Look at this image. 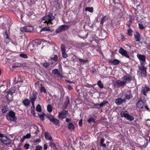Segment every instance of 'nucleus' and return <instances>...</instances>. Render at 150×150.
I'll use <instances>...</instances> for the list:
<instances>
[{"label": "nucleus", "instance_id": "nucleus-1", "mask_svg": "<svg viewBox=\"0 0 150 150\" xmlns=\"http://www.w3.org/2000/svg\"><path fill=\"white\" fill-rule=\"evenodd\" d=\"M55 18L54 16L51 13L48 15H46L43 17L42 19V20L45 21L44 22V23H46L47 25H49L50 24L52 25L53 23L52 21Z\"/></svg>", "mask_w": 150, "mask_h": 150}, {"label": "nucleus", "instance_id": "nucleus-2", "mask_svg": "<svg viewBox=\"0 0 150 150\" xmlns=\"http://www.w3.org/2000/svg\"><path fill=\"white\" fill-rule=\"evenodd\" d=\"M33 30V28L32 26H25L20 28V30L23 32H31Z\"/></svg>", "mask_w": 150, "mask_h": 150}, {"label": "nucleus", "instance_id": "nucleus-3", "mask_svg": "<svg viewBox=\"0 0 150 150\" xmlns=\"http://www.w3.org/2000/svg\"><path fill=\"white\" fill-rule=\"evenodd\" d=\"M47 118L50 121L55 125H57L59 124V121L58 119L55 118L51 115H49L47 116Z\"/></svg>", "mask_w": 150, "mask_h": 150}, {"label": "nucleus", "instance_id": "nucleus-4", "mask_svg": "<svg viewBox=\"0 0 150 150\" xmlns=\"http://www.w3.org/2000/svg\"><path fill=\"white\" fill-rule=\"evenodd\" d=\"M37 92L35 91H33V93L30 96L29 98L32 104H33L34 103H35V101L37 99Z\"/></svg>", "mask_w": 150, "mask_h": 150}, {"label": "nucleus", "instance_id": "nucleus-5", "mask_svg": "<svg viewBox=\"0 0 150 150\" xmlns=\"http://www.w3.org/2000/svg\"><path fill=\"white\" fill-rule=\"evenodd\" d=\"M68 114V112L67 110H62L59 113L58 117L60 119H62L66 118L67 115Z\"/></svg>", "mask_w": 150, "mask_h": 150}, {"label": "nucleus", "instance_id": "nucleus-6", "mask_svg": "<svg viewBox=\"0 0 150 150\" xmlns=\"http://www.w3.org/2000/svg\"><path fill=\"white\" fill-rule=\"evenodd\" d=\"M120 115L122 117H124L130 121H132L134 120V118L132 116H131L127 113H125L124 112H121Z\"/></svg>", "mask_w": 150, "mask_h": 150}, {"label": "nucleus", "instance_id": "nucleus-7", "mask_svg": "<svg viewBox=\"0 0 150 150\" xmlns=\"http://www.w3.org/2000/svg\"><path fill=\"white\" fill-rule=\"evenodd\" d=\"M137 57L140 62V65H144L145 62V56L144 55L137 54Z\"/></svg>", "mask_w": 150, "mask_h": 150}, {"label": "nucleus", "instance_id": "nucleus-8", "mask_svg": "<svg viewBox=\"0 0 150 150\" xmlns=\"http://www.w3.org/2000/svg\"><path fill=\"white\" fill-rule=\"evenodd\" d=\"M69 26L67 25H63L59 27L56 30V33H59L65 30L68 29Z\"/></svg>", "mask_w": 150, "mask_h": 150}, {"label": "nucleus", "instance_id": "nucleus-9", "mask_svg": "<svg viewBox=\"0 0 150 150\" xmlns=\"http://www.w3.org/2000/svg\"><path fill=\"white\" fill-rule=\"evenodd\" d=\"M141 66H139V68L141 71V76H146V70L144 65H141Z\"/></svg>", "mask_w": 150, "mask_h": 150}, {"label": "nucleus", "instance_id": "nucleus-10", "mask_svg": "<svg viewBox=\"0 0 150 150\" xmlns=\"http://www.w3.org/2000/svg\"><path fill=\"white\" fill-rule=\"evenodd\" d=\"M119 52L122 55L128 58H129V56L128 54V53L126 50H125L122 47L120 48L119 50Z\"/></svg>", "mask_w": 150, "mask_h": 150}, {"label": "nucleus", "instance_id": "nucleus-11", "mask_svg": "<svg viewBox=\"0 0 150 150\" xmlns=\"http://www.w3.org/2000/svg\"><path fill=\"white\" fill-rule=\"evenodd\" d=\"M1 140L3 143L6 145L9 144L12 142L11 139H8L6 137H3L1 138Z\"/></svg>", "mask_w": 150, "mask_h": 150}, {"label": "nucleus", "instance_id": "nucleus-12", "mask_svg": "<svg viewBox=\"0 0 150 150\" xmlns=\"http://www.w3.org/2000/svg\"><path fill=\"white\" fill-rule=\"evenodd\" d=\"M123 80V81L126 82V83H130L132 80V78L129 75L124 76L122 78Z\"/></svg>", "mask_w": 150, "mask_h": 150}, {"label": "nucleus", "instance_id": "nucleus-13", "mask_svg": "<svg viewBox=\"0 0 150 150\" xmlns=\"http://www.w3.org/2000/svg\"><path fill=\"white\" fill-rule=\"evenodd\" d=\"M61 49L62 52V56L63 58H66L68 57V55L65 52V46L64 45L62 44L61 46Z\"/></svg>", "mask_w": 150, "mask_h": 150}, {"label": "nucleus", "instance_id": "nucleus-14", "mask_svg": "<svg viewBox=\"0 0 150 150\" xmlns=\"http://www.w3.org/2000/svg\"><path fill=\"white\" fill-rule=\"evenodd\" d=\"M144 103L142 100H139L136 104L137 107L139 108H142L144 107Z\"/></svg>", "mask_w": 150, "mask_h": 150}, {"label": "nucleus", "instance_id": "nucleus-15", "mask_svg": "<svg viewBox=\"0 0 150 150\" xmlns=\"http://www.w3.org/2000/svg\"><path fill=\"white\" fill-rule=\"evenodd\" d=\"M125 102V99H122L121 98H119L116 99L115 100V103L118 105H121L123 102Z\"/></svg>", "mask_w": 150, "mask_h": 150}, {"label": "nucleus", "instance_id": "nucleus-16", "mask_svg": "<svg viewBox=\"0 0 150 150\" xmlns=\"http://www.w3.org/2000/svg\"><path fill=\"white\" fill-rule=\"evenodd\" d=\"M149 88L146 86L145 88H142L141 92L145 96L146 95V93L149 91Z\"/></svg>", "mask_w": 150, "mask_h": 150}, {"label": "nucleus", "instance_id": "nucleus-17", "mask_svg": "<svg viewBox=\"0 0 150 150\" xmlns=\"http://www.w3.org/2000/svg\"><path fill=\"white\" fill-rule=\"evenodd\" d=\"M45 138L46 140H48L52 141L51 136L49 133L47 132H45Z\"/></svg>", "mask_w": 150, "mask_h": 150}, {"label": "nucleus", "instance_id": "nucleus-18", "mask_svg": "<svg viewBox=\"0 0 150 150\" xmlns=\"http://www.w3.org/2000/svg\"><path fill=\"white\" fill-rule=\"evenodd\" d=\"M134 38L136 42H138L140 40V35L138 32H136V33L134 34Z\"/></svg>", "mask_w": 150, "mask_h": 150}, {"label": "nucleus", "instance_id": "nucleus-19", "mask_svg": "<svg viewBox=\"0 0 150 150\" xmlns=\"http://www.w3.org/2000/svg\"><path fill=\"white\" fill-rule=\"evenodd\" d=\"M126 84V82H125L123 81H121L120 80H117V84L119 87L123 86Z\"/></svg>", "mask_w": 150, "mask_h": 150}, {"label": "nucleus", "instance_id": "nucleus-20", "mask_svg": "<svg viewBox=\"0 0 150 150\" xmlns=\"http://www.w3.org/2000/svg\"><path fill=\"white\" fill-rule=\"evenodd\" d=\"M61 6L60 4L57 1H55L54 2V7L57 9H59L61 7Z\"/></svg>", "mask_w": 150, "mask_h": 150}, {"label": "nucleus", "instance_id": "nucleus-21", "mask_svg": "<svg viewBox=\"0 0 150 150\" xmlns=\"http://www.w3.org/2000/svg\"><path fill=\"white\" fill-rule=\"evenodd\" d=\"M12 93L10 91L8 92V94L6 95V98L8 99V100L9 101H11L12 100Z\"/></svg>", "mask_w": 150, "mask_h": 150}, {"label": "nucleus", "instance_id": "nucleus-22", "mask_svg": "<svg viewBox=\"0 0 150 150\" xmlns=\"http://www.w3.org/2000/svg\"><path fill=\"white\" fill-rule=\"evenodd\" d=\"M2 108L1 111L3 113H5L8 111V108L6 106H4Z\"/></svg>", "mask_w": 150, "mask_h": 150}, {"label": "nucleus", "instance_id": "nucleus-23", "mask_svg": "<svg viewBox=\"0 0 150 150\" xmlns=\"http://www.w3.org/2000/svg\"><path fill=\"white\" fill-rule=\"evenodd\" d=\"M23 103L25 106H28L30 104V101L28 99H25L23 100Z\"/></svg>", "mask_w": 150, "mask_h": 150}, {"label": "nucleus", "instance_id": "nucleus-24", "mask_svg": "<svg viewBox=\"0 0 150 150\" xmlns=\"http://www.w3.org/2000/svg\"><path fill=\"white\" fill-rule=\"evenodd\" d=\"M68 129L71 131H73L74 129V127L72 123L69 124L68 126Z\"/></svg>", "mask_w": 150, "mask_h": 150}, {"label": "nucleus", "instance_id": "nucleus-25", "mask_svg": "<svg viewBox=\"0 0 150 150\" xmlns=\"http://www.w3.org/2000/svg\"><path fill=\"white\" fill-rule=\"evenodd\" d=\"M9 116L12 118H13L15 116V114L14 112L12 111H11L8 112Z\"/></svg>", "mask_w": 150, "mask_h": 150}, {"label": "nucleus", "instance_id": "nucleus-26", "mask_svg": "<svg viewBox=\"0 0 150 150\" xmlns=\"http://www.w3.org/2000/svg\"><path fill=\"white\" fill-rule=\"evenodd\" d=\"M50 30L49 27H45L42 28L40 30V32L42 31H50Z\"/></svg>", "mask_w": 150, "mask_h": 150}, {"label": "nucleus", "instance_id": "nucleus-27", "mask_svg": "<svg viewBox=\"0 0 150 150\" xmlns=\"http://www.w3.org/2000/svg\"><path fill=\"white\" fill-rule=\"evenodd\" d=\"M5 33L6 35V38L4 39V41L5 42H6V43H8L10 41V39L9 38H8V35L6 33V32H5Z\"/></svg>", "mask_w": 150, "mask_h": 150}, {"label": "nucleus", "instance_id": "nucleus-28", "mask_svg": "<svg viewBox=\"0 0 150 150\" xmlns=\"http://www.w3.org/2000/svg\"><path fill=\"white\" fill-rule=\"evenodd\" d=\"M41 87L40 88V91L41 93L43 92L45 93H46V90L44 86H42V85H41Z\"/></svg>", "mask_w": 150, "mask_h": 150}, {"label": "nucleus", "instance_id": "nucleus-29", "mask_svg": "<svg viewBox=\"0 0 150 150\" xmlns=\"http://www.w3.org/2000/svg\"><path fill=\"white\" fill-rule=\"evenodd\" d=\"M85 10L91 12H92L93 11V8L92 7H87L86 8Z\"/></svg>", "mask_w": 150, "mask_h": 150}, {"label": "nucleus", "instance_id": "nucleus-30", "mask_svg": "<svg viewBox=\"0 0 150 150\" xmlns=\"http://www.w3.org/2000/svg\"><path fill=\"white\" fill-rule=\"evenodd\" d=\"M47 110L49 112H51L52 111V107L51 105H48L47 106Z\"/></svg>", "mask_w": 150, "mask_h": 150}, {"label": "nucleus", "instance_id": "nucleus-31", "mask_svg": "<svg viewBox=\"0 0 150 150\" xmlns=\"http://www.w3.org/2000/svg\"><path fill=\"white\" fill-rule=\"evenodd\" d=\"M97 85L100 88H103L104 86L103 84L102 83L101 81H99L98 82Z\"/></svg>", "mask_w": 150, "mask_h": 150}, {"label": "nucleus", "instance_id": "nucleus-32", "mask_svg": "<svg viewBox=\"0 0 150 150\" xmlns=\"http://www.w3.org/2000/svg\"><path fill=\"white\" fill-rule=\"evenodd\" d=\"M88 123H91L92 122L94 123L95 122V120L92 117H91L88 120Z\"/></svg>", "mask_w": 150, "mask_h": 150}, {"label": "nucleus", "instance_id": "nucleus-33", "mask_svg": "<svg viewBox=\"0 0 150 150\" xmlns=\"http://www.w3.org/2000/svg\"><path fill=\"white\" fill-rule=\"evenodd\" d=\"M20 56L25 59H27L28 58L27 55L25 54L21 53L20 54Z\"/></svg>", "mask_w": 150, "mask_h": 150}, {"label": "nucleus", "instance_id": "nucleus-34", "mask_svg": "<svg viewBox=\"0 0 150 150\" xmlns=\"http://www.w3.org/2000/svg\"><path fill=\"white\" fill-rule=\"evenodd\" d=\"M79 61L80 62L83 63H87L88 62V60L87 59L84 60L81 58L79 59Z\"/></svg>", "mask_w": 150, "mask_h": 150}, {"label": "nucleus", "instance_id": "nucleus-35", "mask_svg": "<svg viewBox=\"0 0 150 150\" xmlns=\"http://www.w3.org/2000/svg\"><path fill=\"white\" fill-rule=\"evenodd\" d=\"M120 10L117 8H115L113 9L112 10V11L113 13H115V12L118 14H119Z\"/></svg>", "mask_w": 150, "mask_h": 150}, {"label": "nucleus", "instance_id": "nucleus-36", "mask_svg": "<svg viewBox=\"0 0 150 150\" xmlns=\"http://www.w3.org/2000/svg\"><path fill=\"white\" fill-rule=\"evenodd\" d=\"M119 62L120 61L118 60L115 59L112 62V63L114 65H116L118 64Z\"/></svg>", "mask_w": 150, "mask_h": 150}, {"label": "nucleus", "instance_id": "nucleus-37", "mask_svg": "<svg viewBox=\"0 0 150 150\" xmlns=\"http://www.w3.org/2000/svg\"><path fill=\"white\" fill-rule=\"evenodd\" d=\"M36 110L38 112H40L41 111V107L39 104H38L36 107Z\"/></svg>", "mask_w": 150, "mask_h": 150}, {"label": "nucleus", "instance_id": "nucleus-38", "mask_svg": "<svg viewBox=\"0 0 150 150\" xmlns=\"http://www.w3.org/2000/svg\"><path fill=\"white\" fill-rule=\"evenodd\" d=\"M132 97V95L130 93L129 94H127L125 95V99H129Z\"/></svg>", "mask_w": 150, "mask_h": 150}, {"label": "nucleus", "instance_id": "nucleus-39", "mask_svg": "<svg viewBox=\"0 0 150 150\" xmlns=\"http://www.w3.org/2000/svg\"><path fill=\"white\" fill-rule=\"evenodd\" d=\"M132 30L130 29L129 28L127 29V34L130 36H131L132 35Z\"/></svg>", "mask_w": 150, "mask_h": 150}, {"label": "nucleus", "instance_id": "nucleus-40", "mask_svg": "<svg viewBox=\"0 0 150 150\" xmlns=\"http://www.w3.org/2000/svg\"><path fill=\"white\" fill-rule=\"evenodd\" d=\"M108 103V102L107 101H104L100 103V104L99 105L100 107H101L103 106V105H104L105 104H106Z\"/></svg>", "mask_w": 150, "mask_h": 150}, {"label": "nucleus", "instance_id": "nucleus-41", "mask_svg": "<svg viewBox=\"0 0 150 150\" xmlns=\"http://www.w3.org/2000/svg\"><path fill=\"white\" fill-rule=\"evenodd\" d=\"M132 23V18H130L129 21V22L127 24V25L128 26V27L129 28L130 27V26L131 25Z\"/></svg>", "mask_w": 150, "mask_h": 150}, {"label": "nucleus", "instance_id": "nucleus-42", "mask_svg": "<svg viewBox=\"0 0 150 150\" xmlns=\"http://www.w3.org/2000/svg\"><path fill=\"white\" fill-rule=\"evenodd\" d=\"M106 16H104L102 19L101 22L100 23V24L102 25L105 21V19L106 18Z\"/></svg>", "mask_w": 150, "mask_h": 150}, {"label": "nucleus", "instance_id": "nucleus-43", "mask_svg": "<svg viewBox=\"0 0 150 150\" xmlns=\"http://www.w3.org/2000/svg\"><path fill=\"white\" fill-rule=\"evenodd\" d=\"M45 115V114H43L42 115H39V116L40 118L42 120H43L44 119V116Z\"/></svg>", "mask_w": 150, "mask_h": 150}, {"label": "nucleus", "instance_id": "nucleus-44", "mask_svg": "<svg viewBox=\"0 0 150 150\" xmlns=\"http://www.w3.org/2000/svg\"><path fill=\"white\" fill-rule=\"evenodd\" d=\"M42 64L43 66L46 68L49 65V64L48 62L43 63Z\"/></svg>", "mask_w": 150, "mask_h": 150}, {"label": "nucleus", "instance_id": "nucleus-45", "mask_svg": "<svg viewBox=\"0 0 150 150\" xmlns=\"http://www.w3.org/2000/svg\"><path fill=\"white\" fill-rule=\"evenodd\" d=\"M58 71H59L57 69H55L53 70L52 73L54 74H56Z\"/></svg>", "mask_w": 150, "mask_h": 150}, {"label": "nucleus", "instance_id": "nucleus-46", "mask_svg": "<svg viewBox=\"0 0 150 150\" xmlns=\"http://www.w3.org/2000/svg\"><path fill=\"white\" fill-rule=\"evenodd\" d=\"M42 149V147L40 146H38L35 147V150H41Z\"/></svg>", "mask_w": 150, "mask_h": 150}, {"label": "nucleus", "instance_id": "nucleus-47", "mask_svg": "<svg viewBox=\"0 0 150 150\" xmlns=\"http://www.w3.org/2000/svg\"><path fill=\"white\" fill-rule=\"evenodd\" d=\"M40 142V141L39 139H34L33 140V142L34 143H39Z\"/></svg>", "mask_w": 150, "mask_h": 150}, {"label": "nucleus", "instance_id": "nucleus-48", "mask_svg": "<svg viewBox=\"0 0 150 150\" xmlns=\"http://www.w3.org/2000/svg\"><path fill=\"white\" fill-rule=\"evenodd\" d=\"M50 145L51 147H55V143L53 142H50Z\"/></svg>", "mask_w": 150, "mask_h": 150}, {"label": "nucleus", "instance_id": "nucleus-49", "mask_svg": "<svg viewBox=\"0 0 150 150\" xmlns=\"http://www.w3.org/2000/svg\"><path fill=\"white\" fill-rule=\"evenodd\" d=\"M31 136L30 134L29 133H27L26 135L24 136V137H25L26 139L29 138Z\"/></svg>", "mask_w": 150, "mask_h": 150}, {"label": "nucleus", "instance_id": "nucleus-50", "mask_svg": "<svg viewBox=\"0 0 150 150\" xmlns=\"http://www.w3.org/2000/svg\"><path fill=\"white\" fill-rule=\"evenodd\" d=\"M21 78L22 77L21 76H18V80L19 82L22 83L23 82V81L21 80Z\"/></svg>", "mask_w": 150, "mask_h": 150}, {"label": "nucleus", "instance_id": "nucleus-51", "mask_svg": "<svg viewBox=\"0 0 150 150\" xmlns=\"http://www.w3.org/2000/svg\"><path fill=\"white\" fill-rule=\"evenodd\" d=\"M57 56L56 55H55L54 56V57L52 59H53L54 61H56L57 60Z\"/></svg>", "mask_w": 150, "mask_h": 150}, {"label": "nucleus", "instance_id": "nucleus-52", "mask_svg": "<svg viewBox=\"0 0 150 150\" xmlns=\"http://www.w3.org/2000/svg\"><path fill=\"white\" fill-rule=\"evenodd\" d=\"M100 146H101L104 148H105L106 147L105 144H104L103 143H100Z\"/></svg>", "mask_w": 150, "mask_h": 150}, {"label": "nucleus", "instance_id": "nucleus-53", "mask_svg": "<svg viewBox=\"0 0 150 150\" xmlns=\"http://www.w3.org/2000/svg\"><path fill=\"white\" fill-rule=\"evenodd\" d=\"M24 147L26 149H28L29 148V145L28 144H26L24 145Z\"/></svg>", "mask_w": 150, "mask_h": 150}, {"label": "nucleus", "instance_id": "nucleus-54", "mask_svg": "<svg viewBox=\"0 0 150 150\" xmlns=\"http://www.w3.org/2000/svg\"><path fill=\"white\" fill-rule=\"evenodd\" d=\"M139 28L141 29H143L144 28V27L143 26V25L142 24H139Z\"/></svg>", "mask_w": 150, "mask_h": 150}, {"label": "nucleus", "instance_id": "nucleus-55", "mask_svg": "<svg viewBox=\"0 0 150 150\" xmlns=\"http://www.w3.org/2000/svg\"><path fill=\"white\" fill-rule=\"evenodd\" d=\"M79 125L80 126H81L82 125V120H80L79 122Z\"/></svg>", "mask_w": 150, "mask_h": 150}, {"label": "nucleus", "instance_id": "nucleus-56", "mask_svg": "<svg viewBox=\"0 0 150 150\" xmlns=\"http://www.w3.org/2000/svg\"><path fill=\"white\" fill-rule=\"evenodd\" d=\"M47 144H45L44 145V149L45 150H47Z\"/></svg>", "mask_w": 150, "mask_h": 150}, {"label": "nucleus", "instance_id": "nucleus-57", "mask_svg": "<svg viewBox=\"0 0 150 150\" xmlns=\"http://www.w3.org/2000/svg\"><path fill=\"white\" fill-rule=\"evenodd\" d=\"M105 141V139L104 138H101L100 140V143H104Z\"/></svg>", "mask_w": 150, "mask_h": 150}, {"label": "nucleus", "instance_id": "nucleus-58", "mask_svg": "<svg viewBox=\"0 0 150 150\" xmlns=\"http://www.w3.org/2000/svg\"><path fill=\"white\" fill-rule=\"evenodd\" d=\"M25 139L26 138H25V137H24V136L21 139V142H23Z\"/></svg>", "mask_w": 150, "mask_h": 150}, {"label": "nucleus", "instance_id": "nucleus-59", "mask_svg": "<svg viewBox=\"0 0 150 150\" xmlns=\"http://www.w3.org/2000/svg\"><path fill=\"white\" fill-rule=\"evenodd\" d=\"M71 120V119H70V118H67L66 119V122H70Z\"/></svg>", "mask_w": 150, "mask_h": 150}, {"label": "nucleus", "instance_id": "nucleus-60", "mask_svg": "<svg viewBox=\"0 0 150 150\" xmlns=\"http://www.w3.org/2000/svg\"><path fill=\"white\" fill-rule=\"evenodd\" d=\"M57 75L61 77H62V75L59 72V71L56 74Z\"/></svg>", "mask_w": 150, "mask_h": 150}, {"label": "nucleus", "instance_id": "nucleus-61", "mask_svg": "<svg viewBox=\"0 0 150 150\" xmlns=\"http://www.w3.org/2000/svg\"><path fill=\"white\" fill-rule=\"evenodd\" d=\"M68 88L69 90H72V88L70 85H68Z\"/></svg>", "mask_w": 150, "mask_h": 150}, {"label": "nucleus", "instance_id": "nucleus-62", "mask_svg": "<svg viewBox=\"0 0 150 150\" xmlns=\"http://www.w3.org/2000/svg\"><path fill=\"white\" fill-rule=\"evenodd\" d=\"M19 66H15V65H13L12 66V67L13 68H17Z\"/></svg>", "mask_w": 150, "mask_h": 150}, {"label": "nucleus", "instance_id": "nucleus-63", "mask_svg": "<svg viewBox=\"0 0 150 150\" xmlns=\"http://www.w3.org/2000/svg\"><path fill=\"white\" fill-rule=\"evenodd\" d=\"M12 42L13 44H14L15 45H17V43L15 42L12 41Z\"/></svg>", "mask_w": 150, "mask_h": 150}, {"label": "nucleus", "instance_id": "nucleus-64", "mask_svg": "<svg viewBox=\"0 0 150 150\" xmlns=\"http://www.w3.org/2000/svg\"><path fill=\"white\" fill-rule=\"evenodd\" d=\"M145 108L148 110H149V108H148L147 105L145 106Z\"/></svg>", "mask_w": 150, "mask_h": 150}]
</instances>
